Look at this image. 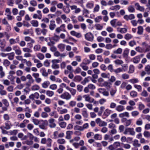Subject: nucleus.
Here are the masks:
<instances>
[{
  "label": "nucleus",
  "mask_w": 150,
  "mask_h": 150,
  "mask_svg": "<svg viewBox=\"0 0 150 150\" xmlns=\"http://www.w3.org/2000/svg\"><path fill=\"white\" fill-rule=\"evenodd\" d=\"M35 32L37 35H40L42 34L43 35H45L47 32V30L46 29L37 28L35 29Z\"/></svg>",
  "instance_id": "f257e3e1"
},
{
  "label": "nucleus",
  "mask_w": 150,
  "mask_h": 150,
  "mask_svg": "<svg viewBox=\"0 0 150 150\" xmlns=\"http://www.w3.org/2000/svg\"><path fill=\"white\" fill-rule=\"evenodd\" d=\"M60 86L62 87H64L66 89L69 91L71 94L72 96H74L76 94V90L74 88H70L69 86H67L66 84L64 83H62L60 85Z\"/></svg>",
  "instance_id": "f03ea898"
},
{
  "label": "nucleus",
  "mask_w": 150,
  "mask_h": 150,
  "mask_svg": "<svg viewBox=\"0 0 150 150\" xmlns=\"http://www.w3.org/2000/svg\"><path fill=\"white\" fill-rule=\"evenodd\" d=\"M52 140L50 138L47 139L45 138H42L41 140V143L42 144H45L46 143L47 146L48 147H50L52 145Z\"/></svg>",
  "instance_id": "7ed1b4c3"
},
{
  "label": "nucleus",
  "mask_w": 150,
  "mask_h": 150,
  "mask_svg": "<svg viewBox=\"0 0 150 150\" xmlns=\"http://www.w3.org/2000/svg\"><path fill=\"white\" fill-rule=\"evenodd\" d=\"M85 39L87 41H92L94 39V35L91 32L87 33L84 35Z\"/></svg>",
  "instance_id": "20e7f679"
},
{
  "label": "nucleus",
  "mask_w": 150,
  "mask_h": 150,
  "mask_svg": "<svg viewBox=\"0 0 150 150\" xmlns=\"http://www.w3.org/2000/svg\"><path fill=\"white\" fill-rule=\"evenodd\" d=\"M129 133V134L132 135H134L135 134V132L134 131L133 128H128L125 129V131L123 132L125 134H127Z\"/></svg>",
  "instance_id": "39448f33"
},
{
  "label": "nucleus",
  "mask_w": 150,
  "mask_h": 150,
  "mask_svg": "<svg viewBox=\"0 0 150 150\" xmlns=\"http://www.w3.org/2000/svg\"><path fill=\"white\" fill-rule=\"evenodd\" d=\"M60 97L63 99L68 100L71 98V95L68 92H65L60 96Z\"/></svg>",
  "instance_id": "423d86ee"
},
{
  "label": "nucleus",
  "mask_w": 150,
  "mask_h": 150,
  "mask_svg": "<svg viewBox=\"0 0 150 150\" xmlns=\"http://www.w3.org/2000/svg\"><path fill=\"white\" fill-rule=\"evenodd\" d=\"M55 120L53 118H51L48 120L49 122V126L50 128H55L56 125L55 122Z\"/></svg>",
  "instance_id": "0eeeda50"
},
{
  "label": "nucleus",
  "mask_w": 150,
  "mask_h": 150,
  "mask_svg": "<svg viewBox=\"0 0 150 150\" xmlns=\"http://www.w3.org/2000/svg\"><path fill=\"white\" fill-rule=\"evenodd\" d=\"M26 77V79H27L29 80V81L28 83H26V86H30L32 83H34V80L32 76L30 74L27 75Z\"/></svg>",
  "instance_id": "6e6552de"
},
{
  "label": "nucleus",
  "mask_w": 150,
  "mask_h": 150,
  "mask_svg": "<svg viewBox=\"0 0 150 150\" xmlns=\"http://www.w3.org/2000/svg\"><path fill=\"white\" fill-rule=\"evenodd\" d=\"M83 98L85 99L86 101L90 103H93L94 101V98L90 97L89 95L88 94L85 95L83 96Z\"/></svg>",
  "instance_id": "1a4fd4ad"
},
{
  "label": "nucleus",
  "mask_w": 150,
  "mask_h": 150,
  "mask_svg": "<svg viewBox=\"0 0 150 150\" xmlns=\"http://www.w3.org/2000/svg\"><path fill=\"white\" fill-rule=\"evenodd\" d=\"M59 61V60L57 59H54L52 60V64L51 66V67L52 69H56L59 68V65L55 64V63H58Z\"/></svg>",
  "instance_id": "9d476101"
},
{
  "label": "nucleus",
  "mask_w": 150,
  "mask_h": 150,
  "mask_svg": "<svg viewBox=\"0 0 150 150\" xmlns=\"http://www.w3.org/2000/svg\"><path fill=\"white\" fill-rule=\"evenodd\" d=\"M13 50L15 51L16 54L18 55H20L22 52L20 47L17 46H15L13 47Z\"/></svg>",
  "instance_id": "9b49d317"
},
{
  "label": "nucleus",
  "mask_w": 150,
  "mask_h": 150,
  "mask_svg": "<svg viewBox=\"0 0 150 150\" xmlns=\"http://www.w3.org/2000/svg\"><path fill=\"white\" fill-rule=\"evenodd\" d=\"M39 94L38 92H35L34 93H33L30 95L29 96V98L30 99L33 100L35 98L38 99Z\"/></svg>",
  "instance_id": "f8f14e48"
},
{
  "label": "nucleus",
  "mask_w": 150,
  "mask_h": 150,
  "mask_svg": "<svg viewBox=\"0 0 150 150\" xmlns=\"http://www.w3.org/2000/svg\"><path fill=\"white\" fill-rule=\"evenodd\" d=\"M37 12L39 15H38L37 14H34L33 15V18L34 19L38 18L39 19H41L42 18V15L41 11L38 10L37 11Z\"/></svg>",
  "instance_id": "ddd939ff"
},
{
  "label": "nucleus",
  "mask_w": 150,
  "mask_h": 150,
  "mask_svg": "<svg viewBox=\"0 0 150 150\" xmlns=\"http://www.w3.org/2000/svg\"><path fill=\"white\" fill-rule=\"evenodd\" d=\"M121 121L122 122L125 123V125L127 126L130 125L132 123L131 119L127 120L126 118H123Z\"/></svg>",
  "instance_id": "4468645a"
},
{
  "label": "nucleus",
  "mask_w": 150,
  "mask_h": 150,
  "mask_svg": "<svg viewBox=\"0 0 150 150\" xmlns=\"http://www.w3.org/2000/svg\"><path fill=\"white\" fill-rule=\"evenodd\" d=\"M71 35L75 36L78 38H80L82 37V35L81 33H77L74 30H72L70 32Z\"/></svg>",
  "instance_id": "2eb2a0df"
},
{
  "label": "nucleus",
  "mask_w": 150,
  "mask_h": 150,
  "mask_svg": "<svg viewBox=\"0 0 150 150\" xmlns=\"http://www.w3.org/2000/svg\"><path fill=\"white\" fill-rule=\"evenodd\" d=\"M56 27V25L55 23V21H51L50 22V24L49 25V28L51 30H53Z\"/></svg>",
  "instance_id": "dca6fc26"
},
{
  "label": "nucleus",
  "mask_w": 150,
  "mask_h": 150,
  "mask_svg": "<svg viewBox=\"0 0 150 150\" xmlns=\"http://www.w3.org/2000/svg\"><path fill=\"white\" fill-rule=\"evenodd\" d=\"M104 139L105 140H108L109 142L113 141L114 140V139L112 137H111L110 135L107 134L105 135Z\"/></svg>",
  "instance_id": "f3484780"
},
{
  "label": "nucleus",
  "mask_w": 150,
  "mask_h": 150,
  "mask_svg": "<svg viewBox=\"0 0 150 150\" xmlns=\"http://www.w3.org/2000/svg\"><path fill=\"white\" fill-rule=\"evenodd\" d=\"M129 50L127 48H125L123 51L122 56L125 59H127L128 57Z\"/></svg>",
  "instance_id": "a211bd4d"
},
{
  "label": "nucleus",
  "mask_w": 150,
  "mask_h": 150,
  "mask_svg": "<svg viewBox=\"0 0 150 150\" xmlns=\"http://www.w3.org/2000/svg\"><path fill=\"white\" fill-rule=\"evenodd\" d=\"M140 60L139 55L136 56L132 59L131 61L133 63L135 64H137L139 63Z\"/></svg>",
  "instance_id": "6ab92c4d"
},
{
  "label": "nucleus",
  "mask_w": 150,
  "mask_h": 150,
  "mask_svg": "<svg viewBox=\"0 0 150 150\" xmlns=\"http://www.w3.org/2000/svg\"><path fill=\"white\" fill-rule=\"evenodd\" d=\"M142 45L143 47L146 48L144 50V52H149L150 50V45H149L145 42L142 43Z\"/></svg>",
  "instance_id": "aec40b11"
},
{
  "label": "nucleus",
  "mask_w": 150,
  "mask_h": 150,
  "mask_svg": "<svg viewBox=\"0 0 150 150\" xmlns=\"http://www.w3.org/2000/svg\"><path fill=\"white\" fill-rule=\"evenodd\" d=\"M119 117L121 118H123L126 117L128 118L129 117V113L127 112H125L119 114Z\"/></svg>",
  "instance_id": "412c9836"
},
{
  "label": "nucleus",
  "mask_w": 150,
  "mask_h": 150,
  "mask_svg": "<svg viewBox=\"0 0 150 150\" xmlns=\"http://www.w3.org/2000/svg\"><path fill=\"white\" fill-rule=\"evenodd\" d=\"M40 72L42 75L44 77H47L48 75V73L46 72V70L44 68H41L40 70Z\"/></svg>",
  "instance_id": "4be33fe9"
},
{
  "label": "nucleus",
  "mask_w": 150,
  "mask_h": 150,
  "mask_svg": "<svg viewBox=\"0 0 150 150\" xmlns=\"http://www.w3.org/2000/svg\"><path fill=\"white\" fill-rule=\"evenodd\" d=\"M100 75L102 78L107 79H109L110 76V74L109 73L103 72L101 73Z\"/></svg>",
  "instance_id": "5701e85b"
},
{
  "label": "nucleus",
  "mask_w": 150,
  "mask_h": 150,
  "mask_svg": "<svg viewBox=\"0 0 150 150\" xmlns=\"http://www.w3.org/2000/svg\"><path fill=\"white\" fill-rule=\"evenodd\" d=\"M82 115L85 118H87L88 117V115L86 109L84 108L82 110Z\"/></svg>",
  "instance_id": "b1692460"
},
{
  "label": "nucleus",
  "mask_w": 150,
  "mask_h": 150,
  "mask_svg": "<svg viewBox=\"0 0 150 150\" xmlns=\"http://www.w3.org/2000/svg\"><path fill=\"white\" fill-rule=\"evenodd\" d=\"M132 145L136 147H139L141 146V144L139 143L138 140L136 139L133 141Z\"/></svg>",
  "instance_id": "393cba45"
},
{
  "label": "nucleus",
  "mask_w": 150,
  "mask_h": 150,
  "mask_svg": "<svg viewBox=\"0 0 150 150\" xmlns=\"http://www.w3.org/2000/svg\"><path fill=\"white\" fill-rule=\"evenodd\" d=\"M134 5L136 7L137 10H139L141 11H144V8L143 7L140 6L138 3H135Z\"/></svg>",
  "instance_id": "a878e982"
},
{
  "label": "nucleus",
  "mask_w": 150,
  "mask_h": 150,
  "mask_svg": "<svg viewBox=\"0 0 150 150\" xmlns=\"http://www.w3.org/2000/svg\"><path fill=\"white\" fill-rule=\"evenodd\" d=\"M82 79V78L81 76L76 75L74 76L73 80L75 82H78L81 81Z\"/></svg>",
  "instance_id": "bb28decb"
},
{
  "label": "nucleus",
  "mask_w": 150,
  "mask_h": 150,
  "mask_svg": "<svg viewBox=\"0 0 150 150\" xmlns=\"http://www.w3.org/2000/svg\"><path fill=\"white\" fill-rule=\"evenodd\" d=\"M30 23L32 26L34 27H37L39 25V22L38 21L36 20H33L30 21Z\"/></svg>",
  "instance_id": "cd10ccee"
},
{
  "label": "nucleus",
  "mask_w": 150,
  "mask_h": 150,
  "mask_svg": "<svg viewBox=\"0 0 150 150\" xmlns=\"http://www.w3.org/2000/svg\"><path fill=\"white\" fill-rule=\"evenodd\" d=\"M60 17L66 23H67L68 22V21H70L69 19L67 18L66 15L64 14L61 15Z\"/></svg>",
  "instance_id": "c85d7f7f"
},
{
  "label": "nucleus",
  "mask_w": 150,
  "mask_h": 150,
  "mask_svg": "<svg viewBox=\"0 0 150 150\" xmlns=\"http://www.w3.org/2000/svg\"><path fill=\"white\" fill-rule=\"evenodd\" d=\"M49 115L50 117L54 116L55 118H57L59 117V115L57 112L55 111H53L49 113Z\"/></svg>",
  "instance_id": "c756f323"
},
{
  "label": "nucleus",
  "mask_w": 150,
  "mask_h": 150,
  "mask_svg": "<svg viewBox=\"0 0 150 150\" xmlns=\"http://www.w3.org/2000/svg\"><path fill=\"white\" fill-rule=\"evenodd\" d=\"M122 52V48L119 47L117 49L114 50L113 52L114 54H121Z\"/></svg>",
  "instance_id": "7c9ffc66"
},
{
  "label": "nucleus",
  "mask_w": 150,
  "mask_h": 150,
  "mask_svg": "<svg viewBox=\"0 0 150 150\" xmlns=\"http://www.w3.org/2000/svg\"><path fill=\"white\" fill-rule=\"evenodd\" d=\"M117 31L121 33H125L127 32V30L126 28H117Z\"/></svg>",
  "instance_id": "2f4dec72"
},
{
  "label": "nucleus",
  "mask_w": 150,
  "mask_h": 150,
  "mask_svg": "<svg viewBox=\"0 0 150 150\" xmlns=\"http://www.w3.org/2000/svg\"><path fill=\"white\" fill-rule=\"evenodd\" d=\"M111 112V110L110 109L108 108L106 109L103 112V115L106 117H108L110 114Z\"/></svg>",
  "instance_id": "473e14b6"
},
{
  "label": "nucleus",
  "mask_w": 150,
  "mask_h": 150,
  "mask_svg": "<svg viewBox=\"0 0 150 150\" xmlns=\"http://www.w3.org/2000/svg\"><path fill=\"white\" fill-rule=\"evenodd\" d=\"M133 36L131 34L129 33H127L124 36V38L127 40H128L133 38Z\"/></svg>",
  "instance_id": "72a5a7b5"
},
{
  "label": "nucleus",
  "mask_w": 150,
  "mask_h": 150,
  "mask_svg": "<svg viewBox=\"0 0 150 150\" xmlns=\"http://www.w3.org/2000/svg\"><path fill=\"white\" fill-rule=\"evenodd\" d=\"M93 138L96 140H101L102 138V136L99 134H97L94 135Z\"/></svg>",
  "instance_id": "f704fd0d"
},
{
  "label": "nucleus",
  "mask_w": 150,
  "mask_h": 150,
  "mask_svg": "<svg viewBox=\"0 0 150 150\" xmlns=\"http://www.w3.org/2000/svg\"><path fill=\"white\" fill-rule=\"evenodd\" d=\"M40 87L37 84H35L32 86L31 89L32 91H37L39 90Z\"/></svg>",
  "instance_id": "c9c22d12"
},
{
  "label": "nucleus",
  "mask_w": 150,
  "mask_h": 150,
  "mask_svg": "<svg viewBox=\"0 0 150 150\" xmlns=\"http://www.w3.org/2000/svg\"><path fill=\"white\" fill-rule=\"evenodd\" d=\"M124 110V107L123 106L118 105L116 108V110L119 112H122Z\"/></svg>",
  "instance_id": "e433bc0d"
},
{
  "label": "nucleus",
  "mask_w": 150,
  "mask_h": 150,
  "mask_svg": "<svg viewBox=\"0 0 150 150\" xmlns=\"http://www.w3.org/2000/svg\"><path fill=\"white\" fill-rule=\"evenodd\" d=\"M120 6L119 5H117L114 6H112L109 8V9L113 11H117L120 8Z\"/></svg>",
  "instance_id": "4c0bfd02"
},
{
  "label": "nucleus",
  "mask_w": 150,
  "mask_h": 150,
  "mask_svg": "<svg viewBox=\"0 0 150 150\" xmlns=\"http://www.w3.org/2000/svg\"><path fill=\"white\" fill-rule=\"evenodd\" d=\"M57 142L58 144L61 145L65 144L66 141L64 139L60 138L57 140Z\"/></svg>",
  "instance_id": "58836bf2"
},
{
  "label": "nucleus",
  "mask_w": 150,
  "mask_h": 150,
  "mask_svg": "<svg viewBox=\"0 0 150 150\" xmlns=\"http://www.w3.org/2000/svg\"><path fill=\"white\" fill-rule=\"evenodd\" d=\"M5 126L4 127V128L6 129H10L11 125L10 122H7L5 123Z\"/></svg>",
  "instance_id": "ea45409f"
},
{
  "label": "nucleus",
  "mask_w": 150,
  "mask_h": 150,
  "mask_svg": "<svg viewBox=\"0 0 150 150\" xmlns=\"http://www.w3.org/2000/svg\"><path fill=\"white\" fill-rule=\"evenodd\" d=\"M144 70L147 74L150 75V65H147L145 67Z\"/></svg>",
  "instance_id": "a19ab883"
},
{
  "label": "nucleus",
  "mask_w": 150,
  "mask_h": 150,
  "mask_svg": "<svg viewBox=\"0 0 150 150\" xmlns=\"http://www.w3.org/2000/svg\"><path fill=\"white\" fill-rule=\"evenodd\" d=\"M130 96L133 98L136 97L137 96V93L134 91H132L130 93Z\"/></svg>",
  "instance_id": "79ce46f5"
},
{
  "label": "nucleus",
  "mask_w": 150,
  "mask_h": 150,
  "mask_svg": "<svg viewBox=\"0 0 150 150\" xmlns=\"http://www.w3.org/2000/svg\"><path fill=\"white\" fill-rule=\"evenodd\" d=\"M143 28L141 26H139L138 27V31L137 33L139 35H142L143 32Z\"/></svg>",
  "instance_id": "37998d69"
},
{
  "label": "nucleus",
  "mask_w": 150,
  "mask_h": 150,
  "mask_svg": "<svg viewBox=\"0 0 150 150\" xmlns=\"http://www.w3.org/2000/svg\"><path fill=\"white\" fill-rule=\"evenodd\" d=\"M54 93L53 91L50 90H47L46 91V94L49 97H52L54 95Z\"/></svg>",
  "instance_id": "c03bdc74"
},
{
  "label": "nucleus",
  "mask_w": 150,
  "mask_h": 150,
  "mask_svg": "<svg viewBox=\"0 0 150 150\" xmlns=\"http://www.w3.org/2000/svg\"><path fill=\"white\" fill-rule=\"evenodd\" d=\"M38 58L40 60H43L45 58L44 55L41 53H39L36 55Z\"/></svg>",
  "instance_id": "a18cd8bd"
},
{
  "label": "nucleus",
  "mask_w": 150,
  "mask_h": 150,
  "mask_svg": "<svg viewBox=\"0 0 150 150\" xmlns=\"http://www.w3.org/2000/svg\"><path fill=\"white\" fill-rule=\"evenodd\" d=\"M105 109V107L103 106H101L100 107V111L98 112V115L100 116Z\"/></svg>",
  "instance_id": "49530a36"
},
{
  "label": "nucleus",
  "mask_w": 150,
  "mask_h": 150,
  "mask_svg": "<svg viewBox=\"0 0 150 150\" xmlns=\"http://www.w3.org/2000/svg\"><path fill=\"white\" fill-rule=\"evenodd\" d=\"M57 47L60 51H63L65 49V45L63 44H60L58 45Z\"/></svg>",
  "instance_id": "de8ad7c7"
},
{
  "label": "nucleus",
  "mask_w": 150,
  "mask_h": 150,
  "mask_svg": "<svg viewBox=\"0 0 150 150\" xmlns=\"http://www.w3.org/2000/svg\"><path fill=\"white\" fill-rule=\"evenodd\" d=\"M66 138L67 139H70L71 138V135L73 134V132L71 131H67L66 132Z\"/></svg>",
  "instance_id": "09e8293b"
},
{
  "label": "nucleus",
  "mask_w": 150,
  "mask_h": 150,
  "mask_svg": "<svg viewBox=\"0 0 150 150\" xmlns=\"http://www.w3.org/2000/svg\"><path fill=\"white\" fill-rule=\"evenodd\" d=\"M135 50L137 51L140 53H142L143 52H145V50H144L143 48L139 46L136 47L135 48Z\"/></svg>",
  "instance_id": "8fccbe9b"
},
{
  "label": "nucleus",
  "mask_w": 150,
  "mask_h": 150,
  "mask_svg": "<svg viewBox=\"0 0 150 150\" xmlns=\"http://www.w3.org/2000/svg\"><path fill=\"white\" fill-rule=\"evenodd\" d=\"M102 16H98L95 18L94 20L95 22L99 23L102 20Z\"/></svg>",
  "instance_id": "3c124183"
},
{
  "label": "nucleus",
  "mask_w": 150,
  "mask_h": 150,
  "mask_svg": "<svg viewBox=\"0 0 150 150\" xmlns=\"http://www.w3.org/2000/svg\"><path fill=\"white\" fill-rule=\"evenodd\" d=\"M41 46L40 45L38 44L34 46L33 49L35 51H39L40 50Z\"/></svg>",
  "instance_id": "603ef678"
},
{
  "label": "nucleus",
  "mask_w": 150,
  "mask_h": 150,
  "mask_svg": "<svg viewBox=\"0 0 150 150\" xmlns=\"http://www.w3.org/2000/svg\"><path fill=\"white\" fill-rule=\"evenodd\" d=\"M49 84L50 83L48 81H46L44 82L42 84V86L43 88H47Z\"/></svg>",
  "instance_id": "864d4df0"
},
{
  "label": "nucleus",
  "mask_w": 150,
  "mask_h": 150,
  "mask_svg": "<svg viewBox=\"0 0 150 150\" xmlns=\"http://www.w3.org/2000/svg\"><path fill=\"white\" fill-rule=\"evenodd\" d=\"M96 29L97 30H101L103 28V25L99 24H97L95 25Z\"/></svg>",
  "instance_id": "5fc2aeb1"
},
{
  "label": "nucleus",
  "mask_w": 150,
  "mask_h": 150,
  "mask_svg": "<svg viewBox=\"0 0 150 150\" xmlns=\"http://www.w3.org/2000/svg\"><path fill=\"white\" fill-rule=\"evenodd\" d=\"M15 77L13 76H8V79L10 80V81L11 82V84H15L14 82V79L16 78Z\"/></svg>",
  "instance_id": "6e6d98bb"
},
{
  "label": "nucleus",
  "mask_w": 150,
  "mask_h": 150,
  "mask_svg": "<svg viewBox=\"0 0 150 150\" xmlns=\"http://www.w3.org/2000/svg\"><path fill=\"white\" fill-rule=\"evenodd\" d=\"M134 68L133 65H130L129 68V70L128 72L129 73H132L134 71Z\"/></svg>",
  "instance_id": "4d7b16f0"
},
{
  "label": "nucleus",
  "mask_w": 150,
  "mask_h": 150,
  "mask_svg": "<svg viewBox=\"0 0 150 150\" xmlns=\"http://www.w3.org/2000/svg\"><path fill=\"white\" fill-rule=\"evenodd\" d=\"M60 114H65L68 112V110L67 109H60L59 110H58Z\"/></svg>",
  "instance_id": "13d9d810"
},
{
  "label": "nucleus",
  "mask_w": 150,
  "mask_h": 150,
  "mask_svg": "<svg viewBox=\"0 0 150 150\" xmlns=\"http://www.w3.org/2000/svg\"><path fill=\"white\" fill-rule=\"evenodd\" d=\"M25 117V116L23 114H20L17 115V119L19 120H22Z\"/></svg>",
  "instance_id": "bf43d9fd"
},
{
  "label": "nucleus",
  "mask_w": 150,
  "mask_h": 150,
  "mask_svg": "<svg viewBox=\"0 0 150 150\" xmlns=\"http://www.w3.org/2000/svg\"><path fill=\"white\" fill-rule=\"evenodd\" d=\"M103 86H104L106 88H110V83L107 81H105L104 82L103 84Z\"/></svg>",
  "instance_id": "052dcab7"
},
{
  "label": "nucleus",
  "mask_w": 150,
  "mask_h": 150,
  "mask_svg": "<svg viewBox=\"0 0 150 150\" xmlns=\"http://www.w3.org/2000/svg\"><path fill=\"white\" fill-rule=\"evenodd\" d=\"M134 87L137 89L138 91L139 92H141L142 91V87L140 85L135 84L134 85Z\"/></svg>",
  "instance_id": "680f3d73"
},
{
  "label": "nucleus",
  "mask_w": 150,
  "mask_h": 150,
  "mask_svg": "<svg viewBox=\"0 0 150 150\" xmlns=\"http://www.w3.org/2000/svg\"><path fill=\"white\" fill-rule=\"evenodd\" d=\"M143 135L146 138L150 137V132L148 131H145Z\"/></svg>",
  "instance_id": "e2e57ef3"
},
{
  "label": "nucleus",
  "mask_w": 150,
  "mask_h": 150,
  "mask_svg": "<svg viewBox=\"0 0 150 150\" xmlns=\"http://www.w3.org/2000/svg\"><path fill=\"white\" fill-rule=\"evenodd\" d=\"M117 19H114L111 20L110 22V23L111 25L113 27H116V23Z\"/></svg>",
  "instance_id": "0e129e2a"
},
{
  "label": "nucleus",
  "mask_w": 150,
  "mask_h": 150,
  "mask_svg": "<svg viewBox=\"0 0 150 150\" xmlns=\"http://www.w3.org/2000/svg\"><path fill=\"white\" fill-rule=\"evenodd\" d=\"M141 95L142 96L146 97L148 96V93L145 90H143L141 94Z\"/></svg>",
  "instance_id": "69168bd1"
},
{
  "label": "nucleus",
  "mask_w": 150,
  "mask_h": 150,
  "mask_svg": "<svg viewBox=\"0 0 150 150\" xmlns=\"http://www.w3.org/2000/svg\"><path fill=\"white\" fill-rule=\"evenodd\" d=\"M131 114L132 116L135 117L139 115V112L135 110L132 112Z\"/></svg>",
  "instance_id": "338daca9"
},
{
  "label": "nucleus",
  "mask_w": 150,
  "mask_h": 150,
  "mask_svg": "<svg viewBox=\"0 0 150 150\" xmlns=\"http://www.w3.org/2000/svg\"><path fill=\"white\" fill-rule=\"evenodd\" d=\"M128 9L129 12L130 13L134 12L135 11V9L132 6H129L128 8Z\"/></svg>",
  "instance_id": "774afa93"
}]
</instances>
